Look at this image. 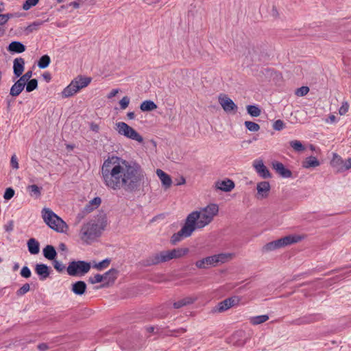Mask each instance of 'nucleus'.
Returning a JSON list of instances; mask_svg holds the SVG:
<instances>
[{
  "mask_svg": "<svg viewBox=\"0 0 351 351\" xmlns=\"http://www.w3.org/2000/svg\"><path fill=\"white\" fill-rule=\"evenodd\" d=\"M101 173L106 187L130 193L139 190L145 179V173L138 163L114 156L104 161Z\"/></svg>",
  "mask_w": 351,
  "mask_h": 351,
  "instance_id": "obj_1",
  "label": "nucleus"
},
{
  "mask_svg": "<svg viewBox=\"0 0 351 351\" xmlns=\"http://www.w3.org/2000/svg\"><path fill=\"white\" fill-rule=\"evenodd\" d=\"M218 213L219 206L213 203L199 210L191 212L187 215L182 228L171 236V243L176 244L182 239L191 237L195 230L204 228L213 221Z\"/></svg>",
  "mask_w": 351,
  "mask_h": 351,
  "instance_id": "obj_2",
  "label": "nucleus"
},
{
  "mask_svg": "<svg viewBox=\"0 0 351 351\" xmlns=\"http://www.w3.org/2000/svg\"><path fill=\"white\" fill-rule=\"evenodd\" d=\"M189 252L187 247L175 248L171 250L162 251L151 256L147 260V264L157 265L167 262L174 258H180L186 255Z\"/></svg>",
  "mask_w": 351,
  "mask_h": 351,
  "instance_id": "obj_3",
  "label": "nucleus"
},
{
  "mask_svg": "<svg viewBox=\"0 0 351 351\" xmlns=\"http://www.w3.org/2000/svg\"><path fill=\"white\" fill-rule=\"evenodd\" d=\"M42 216L44 221L58 232L64 233L69 229L67 224L49 208H43Z\"/></svg>",
  "mask_w": 351,
  "mask_h": 351,
  "instance_id": "obj_4",
  "label": "nucleus"
},
{
  "mask_svg": "<svg viewBox=\"0 0 351 351\" xmlns=\"http://www.w3.org/2000/svg\"><path fill=\"white\" fill-rule=\"evenodd\" d=\"M101 234L99 226L94 221H90L84 224L81 228L80 232V238L81 240L89 244Z\"/></svg>",
  "mask_w": 351,
  "mask_h": 351,
  "instance_id": "obj_5",
  "label": "nucleus"
},
{
  "mask_svg": "<svg viewBox=\"0 0 351 351\" xmlns=\"http://www.w3.org/2000/svg\"><path fill=\"white\" fill-rule=\"evenodd\" d=\"M233 255L230 253H221L213 256H207L195 262V266L198 269H207L210 267H215L218 263H224L232 259Z\"/></svg>",
  "mask_w": 351,
  "mask_h": 351,
  "instance_id": "obj_6",
  "label": "nucleus"
},
{
  "mask_svg": "<svg viewBox=\"0 0 351 351\" xmlns=\"http://www.w3.org/2000/svg\"><path fill=\"white\" fill-rule=\"evenodd\" d=\"M91 77L78 76L62 90V97L67 98L77 93L80 90L86 87L91 82Z\"/></svg>",
  "mask_w": 351,
  "mask_h": 351,
  "instance_id": "obj_7",
  "label": "nucleus"
},
{
  "mask_svg": "<svg viewBox=\"0 0 351 351\" xmlns=\"http://www.w3.org/2000/svg\"><path fill=\"white\" fill-rule=\"evenodd\" d=\"M302 239L300 236L289 235L280 239L269 242L263 247V251L267 252L297 243Z\"/></svg>",
  "mask_w": 351,
  "mask_h": 351,
  "instance_id": "obj_8",
  "label": "nucleus"
},
{
  "mask_svg": "<svg viewBox=\"0 0 351 351\" xmlns=\"http://www.w3.org/2000/svg\"><path fill=\"white\" fill-rule=\"evenodd\" d=\"M115 130L120 134L128 138L135 141L139 143H143V136L134 128L125 122H117L115 124Z\"/></svg>",
  "mask_w": 351,
  "mask_h": 351,
  "instance_id": "obj_9",
  "label": "nucleus"
},
{
  "mask_svg": "<svg viewBox=\"0 0 351 351\" xmlns=\"http://www.w3.org/2000/svg\"><path fill=\"white\" fill-rule=\"evenodd\" d=\"M90 269V264L89 263L78 261H72L67 267L66 271L69 276H83L88 273Z\"/></svg>",
  "mask_w": 351,
  "mask_h": 351,
  "instance_id": "obj_10",
  "label": "nucleus"
},
{
  "mask_svg": "<svg viewBox=\"0 0 351 351\" xmlns=\"http://www.w3.org/2000/svg\"><path fill=\"white\" fill-rule=\"evenodd\" d=\"M240 301V299L237 296H234L232 298H229L219 302L216 307V309L214 310L215 312L221 313L223 312L230 308L237 305Z\"/></svg>",
  "mask_w": 351,
  "mask_h": 351,
  "instance_id": "obj_11",
  "label": "nucleus"
},
{
  "mask_svg": "<svg viewBox=\"0 0 351 351\" xmlns=\"http://www.w3.org/2000/svg\"><path fill=\"white\" fill-rule=\"evenodd\" d=\"M219 103L226 112H236L237 110V106L226 95H220L219 96Z\"/></svg>",
  "mask_w": 351,
  "mask_h": 351,
  "instance_id": "obj_12",
  "label": "nucleus"
},
{
  "mask_svg": "<svg viewBox=\"0 0 351 351\" xmlns=\"http://www.w3.org/2000/svg\"><path fill=\"white\" fill-rule=\"evenodd\" d=\"M252 165L256 172L260 177L264 179L271 178V173L267 167L264 165L262 160L256 159L254 160Z\"/></svg>",
  "mask_w": 351,
  "mask_h": 351,
  "instance_id": "obj_13",
  "label": "nucleus"
},
{
  "mask_svg": "<svg viewBox=\"0 0 351 351\" xmlns=\"http://www.w3.org/2000/svg\"><path fill=\"white\" fill-rule=\"evenodd\" d=\"M330 165L339 173L348 170V168L346 167H347V160H343L340 156L335 153L333 154Z\"/></svg>",
  "mask_w": 351,
  "mask_h": 351,
  "instance_id": "obj_14",
  "label": "nucleus"
},
{
  "mask_svg": "<svg viewBox=\"0 0 351 351\" xmlns=\"http://www.w3.org/2000/svg\"><path fill=\"white\" fill-rule=\"evenodd\" d=\"M273 169L282 178H291L292 176L291 171L286 169L285 165L280 162H272Z\"/></svg>",
  "mask_w": 351,
  "mask_h": 351,
  "instance_id": "obj_15",
  "label": "nucleus"
},
{
  "mask_svg": "<svg viewBox=\"0 0 351 351\" xmlns=\"http://www.w3.org/2000/svg\"><path fill=\"white\" fill-rule=\"evenodd\" d=\"M215 187L217 189L221 190L222 191L229 192L234 188V183L230 179L219 180L215 182Z\"/></svg>",
  "mask_w": 351,
  "mask_h": 351,
  "instance_id": "obj_16",
  "label": "nucleus"
},
{
  "mask_svg": "<svg viewBox=\"0 0 351 351\" xmlns=\"http://www.w3.org/2000/svg\"><path fill=\"white\" fill-rule=\"evenodd\" d=\"M257 193L261 198H265L269 195L270 184L268 182L263 181L257 184Z\"/></svg>",
  "mask_w": 351,
  "mask_h": 351,
  "instance_id": "obj_17",
  "label": "nucleus"
},
{
  "mask_svg": "<svg viewBox=\"0 0 351 351\" xmlns=\"http://www.w3.org/2000/svg\"><path fill=\"white\" fill-rule=\"evenodd\" d=\"M25 67V60L22 58H17L14 60L13 62V70L14 73L16 75V77H20Z\"/></svg>",
  "mask_w": 351,
  "mask_h": 351,
  "instance_id": "obj_18",
  "label": "nucleus"
},
{
  "mask_svg": "<svg viewBox=\"0 0 351 351\" xmlns=\"http://www.w3.org/2000/svg\"><path fill=\"white\" fill-rule=\"evenodd\" d=\"M36 273L40 276V280L46 279L50 274L49 267L45 264H37L35 267Z\"/></svg>",
  "mask_w": 351,
  "mask_h": 351,
  "instance_id": "obj_19",
  "label": "nucleus"
},
{
  "mask_svg": "<svg viewBox=\"0 0 351 351\" xmlns=\"http://www.w3.org/2000/svg\"><path fill=\"white\" fill-rule=\"evenodd\" d=\"M156 175L160 178L162 185L166 189H168L171 186V185L172 184V180H171V177L167 173H166L165 171H163L161 169H157Z\"/></svg>",
  "mask_w": 351,
  "mask_h": 351,
  "instance_id": "obj_20",
  "label": "nucleus"
},
{
  "mask_svg": "<svg viewBox=\"0 0 351 351\" xmlns=\"http://www.w3.org/2000/svg\"><path fill=\"white\" fill-rule=\"evenodd\" d=\"M196 297L187 296L179 300L177 302H175L173 306L175 308H180L183 306L193 304V302H195V301H196Z\"/></svg>",
  "mask_w": 351,
  "mask_h": 351,
  "instance_id": "obj_21",
  "label": "nucleus"
},
{
  "mask_svg": "<svg viewBox=\"0 0 351 351\" xmlns=\"http://www.w3.org/2000/svg\"><path fill=\"white\" fill-rule=\"evenodd\" d=\"M8 51L12 53H23L25 51V46L21 42L13 41L8 47Z\"/></svg>",
  "mask_w": 351,
  "mask_h": 351,
  "instance_id": "obj_22",
  "label": "nucleus"
},
{
  "mask_svg": "<svg viewBox=\"0 0 351 351\" xmlns=\"http://www.w3.org/2000/svg\"><path fill=\"white\" fill-rule=\"evenodd\" d=\"M118 271L115 269H111L105 274H102L103 282L106 284L112 283L117 278Z\"/></svg>",
  "mask_w": 351,
  "mask_h": 351,
  "instance_id": "obj_23",
  "label": "nucleus"
},
{
  "mask_svg": "<svg viewBox=\"0 0 351 351\" xmlns=\"http://www.w3.org/2000/svg\"><path fill=\"white\" fill-rule=\"evenodd\" d=\"M27 248L31 254H37L40 252V244L34 238H31L27 243Z\"/></svg>",
  "mask_w": 351,
  "mask_h": 351,
  "instance_id": "obj_24",
  "label": "nucleus"
},
{
  "mask_svg": "<svg viewBox=\"0 0 351 351\" xmlns=\"http://www.w3.org/2000/svg\"><path fill=\"white\" fill-rule=\"evenodd\" d=\"M86 285L84 281H77L72 285L71 291L76 295H82L85 293Z\"/></svg>",
  "mask_w": 351,
  "mask_h": 351,
  "instance_id": "obj_25",
  "label": "nucleus"
},
{
  "mask_svg": "<svg viewBox=\"0 0 351 351\" xmlns=\"http://www.w3.org/2000/svg\"><path fill=\"white\" fill-rule=\"evenodd\" d=\"M101 202V199L99 197H96L91 199L87 205L84 208V212L86 213H89L93 211L94 209L97 208Z\"/></svg>",
  "mask_w": 351,
  "mask_h": 351,
  "instance_id": "obj_26",
  "label": "nucleus"
},
{
  "mask_svg": "<svg viewBox=\"0 0 351 351\" xmlns=\"http://www.w3.org/2000/svg\"><path fill=\"white\" fill-rule=\"evenodd\" d=\"M320 165L319 161L315 156L307 157L302 162V167L309 169L312 167H317Z\"/></svg>",
  "mask_w": 351,
  "mask_h": 351,
  "instance_id": "obj_27",
  "label": "nucleus"
},
{
  "mask_svg": "<svg viewBox=\"0 0 351 351\" xmlns=\"http://www.w3.org/2000/svg\"><path fill=\"white\" fill-rule=\"evenodd\" d=\"M43 255L48 260H54L57 252L52 245H48L43 249Z\"/></svg>",
  "mask_w": 351,
  "mask_h": 351,
  "instance_id": "obj_28",
  "label": "nucleus"
},
{
  "mask_svg": "<svg viewBox=\"0 0 351 351\" xmlns=\"http://www.w3.org/2000/svg\"><path fill=\"white\" fill-rule=\"evenodd\" d=\"M157 105L151 100H145L143 101L140 106V109L143 112H150L156 110Z\"/></svg>",
  "mask_w": 351,
  "mask_h": 351,
  "instance_id": "obj_29",
  "label": "nucleus"
},
{
  "mask_svg": "<svg viewBox=\"0 0 351 351\" xmlns=\"http://www.w3.org/2000/svg\"><path fill=\"white\" fill-rule=\"evenodd\" d=\"M24 88L25 85L17 80L11 87L10 94L13 97H16L23 90Z\"/></svg>",
  "mask_w": 351,
  "mask_h": 351,
  "instance_id": "obj_30",
  "label": "nucleus"
},
{
  "mask_svg": "<svg viewBox=\"0 0 351 351\" xmlns=\"http://www.w3.org/2000/svg\"><path fill=\"white\" fill-rule=\"evenodd\" d=\"M269 319L267 315H257L250 317V323L252 325H258L267 322Z\"/></svg>",
  "mask_w": 351,
  "mask_h": 351,
  "instance_id": "obj_31",
  "label": "nucleus"
},
{
  "mask_svg": "<svg viewBox=\"0 0 351 351\" xmlns=\"http://www.w3.org/2000/svg\"><path fill=\"white\" fill-rule=\"evenodd\" d=\"M27 190L29 192L30 196L36 198L39 197L41 194V188L38 187L36 184L29 185L27 187Z\"/></svg>",
  "mask_w": 351,
  "mask_h": 351,
  "instance_id": "obj_32",
  "label": "nucleus"
},
{
  "mask_svg": "<svg viewBox=\"0 0 351 351\" xmlns=\"http://www.w3.org/2000/svg\"><path fill=\"white\" fill-rule=\"evenodd\" d=\"M50 62V57L48 55H44L40 58L38 66L40 69H45L49 65Z\"/></svg>",
  "mask_w": 351,
  "mask_h": 351,
  "instance_id": "obj_33",
  "label": "nucleus"
},
{
  "mask_svg": "<svg viewBox=\"0 0 351 351\" xmlns=\"http://www.w3.org/2000/svg\"><path fill=\"white\" fill-rule=\"evenodd\" d=\"M110 263V260L109 258H106L99 263H95L93 265V267L97 269V270H103L104 269L107 268Z\"/></svg>",
  "mask_w": 351,
  "mask_h": 351,
  "instance_id": "obj_34",
  "label": "nucleus"
},
{
  "mask_svg": "<svg viewBox=\"0 0 351 351\" xmlns=\"http://www.w3.org/2000/svg\"><path fill=\"white\" fill-rule=\"evenodd\" d=\"M247 113L250 114L252 117H257L261 114V110L258 107L253 105H250L247 106Z\"/></svg>",
  "mask_w": 351,
  "mask_h": 351,
  "instance_id": "obj_35",
  "label": "nucleus"
},
{
  "mask_svg": "<svg viewBox=\"0 0 351 351\" xmlns=\"http://www.w3.org/2000/svg\"><path fill=\"white\" fill-rule=\"evenodd\" d=\"M290 146L296 152H302L305 149L304 146L302 145V143L298 140H294L290 141Z\"/></svg>",
  "mask_w": 351,
  "mask_h": 351,
  "instance_id": "obj_36",
  "label": "nucleus"
},
{
  "mask_svg": "<svg viewBox=\"0 0 351 351\" xmlns=\"http://www.w3.org/2000/svg\"><path fill=\"white\" fill-rule=\"evenodd\" d=\"M244 124L247 129L251 132H257L260 130V125L256 123L246 121Z\"/></svg>",
  "mask_w": 351,
  "mask_h": 351,
  "instance_id": "obj_37",
  "label": "nucleus"
},
{
  "mask_svg": "<svg viewBox=\"0 0 351 351\" xmlns=\"http://www.w3.org/2000/svg\"><path fill=\"white\" fill-rule=\"evenodd\" d=\"M38 86V81L36 79L30 80L26 85V91L29 93L35 90Z\"/></svg>",
  "mask_w": 351,
  "mask_h": 351,
  "instance_id": "obj_38",
  "label": "nucleus"
},
{
  "mask_svg": "<svg viewBox=\"0 0 351 351\" xmlns=\"http://www.w3.org/2000/svg\"><path fill=\"white\" fill-rule=\"evenodd\" d=\"M32 76V71H28L23 75H21L20 78L18 80L23 85H26V84L30 80V78Z\"/></svg>",
  "mask_w": 351,
  "mask_h": 351,
  "instance_id": "obj_39",
  "label": "nucleus"
},
{
  "mask_svg": "<svg viewBox=\"0 0 351 351\" xmlns=\"http://www.w3.org/2000/svg\"><path fill=\"white\" fill-rule=\"evenodd\" d=\"M39 0H26V1L23 5V9L24 10H28L32 7L35 6Z\"/></svg>",
  "mask_w": 351,
  "mask_h": 351,
  "instance_id": "obj_40",
  "label": "nucleus"
},
{
  "mask_svg": "<svg viewBox=\"0 0 351 351\" xmlns=\"http://www.w3.org/2000/svg\"><path fill=\"white\" fill-rule=\"evenodd\" d=\"M309 92V88L308 86H302L295 90V95L298 97L305 96Z\"/></svg>",
  "mask_w": 351,
  "mask_h": 351,
  "instance_id": "obj_41",
  "label": "nucleus"
},
{
  "mask_svg": "<svg viewBox=\"0 0 351 351\" xmlns=\"http://www.w3.org/2000/svg\"><path fill=\"white\" fill-rule=\"evenodd\" d=\"M237 335H234L232 337L233 346L237 348L243 347L246 343V339H238L236 340Z\"/></svg>",
  "mask_w": 351,
  "mask_h": 351,
  "instance_id": "obj_42",
  "label": "nucleus"
},
{
  "mask_svg": "<svg viewBox=\"0 0 351 351\" xmlns=\"http://www.w3.org/2000/svg\"><path fill=\"white\" fill-rule=\"evenodd\" d=\"M349 110V104L346 101L342 102L341 107L339 109V114L340 115H345Z\"/></svg>",
  "mask_w": 351,
  "mask_h": 351,
  "instance_id": "obj_43",
  "label": "nucleus"
},
{
  "mask_svg": "<svg viewBox=\"0 0 351 351\" xmlns=\"http://www.w3.org/2000/svg\"><path fill=\"white\" fill-rule=\"evenodd\" d=\"M285 123L280 119L276 120L273 124V128L276 131L282 130L285 128Z\"/></svg>",
  "mask_w": 351,
  "mask_h": 351,
  "instance_id": "obj_44",
  "label": "nucleus"
},
{
  "mask_svg": "<svg viewBox=\"0 0 351 351\" xmlns=\"http://www.w3.org/2000/svg\"><path fill=\"white\" fill-rule=\"evenodd\" d=\"M30 287L28 283L24 284L17 291V295H23L29 291Z\"/></svg>",
  "mask_w": 351,
  "mask_h": 351,
  "instance_id": "obj_45",
  "label": "nucleus"
},
{
  "mask_svg": "<svg viewBox=\"0 0 351 351\" xmlns=\"http://www.w3.org/2000/svg\"><path fill=\"white\" fill-rule=\"evenodd\" d=\"M88 281L91 284H96V283H99V282H103L104 280H103L102 275L97 274L95 275L93 277H90Z\"/></svg>",
  "mask_w": 351,
  "mask_h": 351,
  "instance_id": "obj_46",
  "label": "nucleus"
},
{
  "mask_svg": "<svg viewBox=\"0 0 351 351\" xmlns=\"http://www.w3.org/2000/svg\"><path fill=\"white\" fill-rule=\"evenodd\" d=\"M130 98L127 96L123 97L119 101L120 107L122 110H125L130 104Z\"/></svg>",
  "mask_w": 351,
  "mask_h": 351,
  "instance_id": "obj_47",
  "label": "nucleus"
},
{
  "mask_svg": "<svg viewBox=\"0 0 351 351\" xmlns=\"http://www.w3.org/2000/svg\"><path fill=\"white\" fill-rule=\"evenodd\" d=\"M53 265L54 268L59 272L62 271L65 269V266L57 260H53Z\"/></svg>",
  "mask_w": 351,
  "mask_h": 351,
  "instance_id": "obj_48",
  "label": "nucleus"
},
{
  "mask_svg": "<svg viewBox=\"0 0 351 351\" xmlns=\"http://www.w3.org/2000/svg\"><path fill=\"white\" fill-rule=\"evenodd\" d=\"M31 271L30 269H29L28 267L27 266H24L21 271V275L23 277V278H28L31 276Z\"/></svg>",
  "mask_w": 351,
  "mask_h": 351,
  "instance_id": "obj_49",
  "label": "nucleus"
},
{
  "mask_svg": "<svg viewBox=\"0 0 351 351\" xmlns=\"http://www.w3.org/2000/svg\"><path fill=\"white\" fill-rule=\"evenodd\" d=\"M14 195V191L12 188L6 189L3 197L5 199H10Z\"/></svg>",
  "mask_w": 351,
  "mask_h": 351,
  "instance_id": "obj_50",
  "label": "nucleus"
},
{
  "mask_svg": "<svg viewBox=\"0 0 351 351\" xmlns=\"http://www.w3.org/2000/svg\"><path fill=\"white\" fill-rule=\"evenodd\" d=\"M12 16L11 14H0V25L5 24Z\"/></svg>",
  "mask_w": 351,
  "mask_h": 351,
  "instance_id": "obj_51",
  "label": "nucleus"
},
{
  "mask_svg": "<svg viewBox=\"0 0 351 351\" xmlns=\"http://www.w3.org/2000/svg\"><path fill=\"white\" fill-rule=\"evenodd\" d=\"M10 165L12 167V168H14L15 169H18L19 167V162H18V159H17V157H16V156L15 154H14L11 157Z\"/></svg>",
  "mask_w": 351,
  "mask_h": 351,
  "instance_id": "obj_52",
  "label": "nucleus"
},
{
  "mask_svg": "<svg viewBox=\"0 0 351 351\" xmlns=\"http://www.w3.org/2000/svg\"><path fill=\"white\" fill-rule=\"evenodd\" d=\"M38 349L39 351H46L49 349V346L45 343H42L38 345Z\"/></svg>",
  "mask_w": 351,
  "mask_h": 351,
  "instance_id": "obj_53",
  "label": "nucleus"
},
{
  "mask_svg": "<svg viewBox=\"0 0 351 351\" xmlns=\"http://www.w3.org/2000/svg\"><path fill=\"white\" fill-rule=\"evenodd\" d=\"M337 119L334 114H330L328 117V119L327 120L328 123H336Z\"/></svg>",
  "mask_w": 351,
  "mask_h": 351,
  "instance_id": "obj_54",
  "label": "nucleus"
},
{
  "mask_svg": "<svg viewBox=\"0 0 351 351\" xmlns=\"http://www.w3.org/2000/svg\"><path fill=\"white\" fill-rule=\"evenodd\" d=\"M69 6H73L74 8L77 9L80 7V3L78 1L71 2L66 6H65V8H69Z\"/></svg>",
  "mask_w": 351,
  "mask_h": 351,
  "instance_id": "obj_55",
  "label": "nucleus"
},
{
  "mask_svg": "<svg viewBox=\"0 0 351 351\" xmlns=\"http://www.w3.org/2000/svg\"><path fill=\"white\" fill-rule=\"evenodd\" d=\"M119 93V89H112L111 90V92L108 94V98H112L114 96H116V95Z\"/></svg>",
  "mask_w": 351,
  "mask_h": 351,
  "instance_id": "obj_56",
  "label": "nucleus"
},
{
  "mask_svg": "<svg viewBox=\"0 0 351 351\" xmlns=\"http://www.w3.org/2000/svg\"><path fill=\"white\" fill-rule=\"evenodd\" d=\"M43 78L47 81V82H49L51 80V75L50 73H47V72H45L43 74Z\"/></svg>",
  "mask_w": 351,
  "mask_h": 351,
  "instance_id": "obj_57",
  "label": "nucleus"
},
{
  "mask_svg": "<svg viewBox=\"0 0 351 351\" xmlns=\"http://www.w3.org/2000/svg\"><path fill=\"white\" fill-rule=\"evenodd\" d=\"M185 182H186L185 178L183 176H181L179 180L178 181V182L176 183V185H182V184H184Z\"/></svg>",
  "mask_w": 351,
  "mask_h": 351,
  "instance_id": "obj_58",
  "label": "nucleus"
},
{
  "mask_svg": "<svg viewBox=\"0 0 351 351\" xmlns=\"http://www.w3.org/2000/svg\"><path fill=\"white\" fill-rule=\"evenodd\" d=\"M186 332V329L184 328H180L177 330H173L172 332L175 333H184Z\"/></svg>",
  "mask_w": 351,
  "mask_h": 351,
  "instance_id": "obj_59",
  "label": "nucleus"
},
{
  "mask_svg": "<svg viewBox=\"0 0 351 351\" xmlns=\"http://www.w3.org/2000/svg\"><path fill=\"white\" fill-rule=\"evenodd\" d=\"M127 117L129 119H134L135 118V114L134 112H129L127 113Z\"/></svg>",
  "mask_w": 351,
  "mask_h": 351,
  "instance_id": "obj_60",
  "label": "nucleus"
},
{
  "mask_svg": "<svg viewBox=\"0 0 351 351\" xmlns=\"http://www.w3.org/2000/svg\"><path fill=\"white\" fill-rule=\"evenodd\" d=\"M42 24V22H35L33 24H32L31 25H29V27L33 29H34L36 27H38L39 25H40Z\"/></svg>",
  "mask_w": 351,
  "mask_h": 351,
  "instance_id": "obj_61",
  "label": "nucleus"
},
{
  "mask_svg": "<svg viewBox=\"0 0 351 351\" xmlns=\"http://www.w3.org/2000/svg\"><path fill=\"white\" fill-rule=\"evenodd\" d=\"M346 160H347V167H346L348 168V169H351V157Z\"/></svg>",
  "mask_w": 351,
  "mask_h": 351,
  "instance_id": "obj_62",
  "label": "nucleus"
},
{
  "mask_svg": "<svg viewBox=\"0 0 351 351\" xmlns=\"http://www.w3.org/2000/svg\"><path fill=\"white\" fill-rule=\"evenodd\" d=\"M91 129H92L93 131L98 132L99 126L97 125H92Z\"/></svg>",
  "mask_w": 351,
  "mask_h": 351,
  "instance_id": "obj_63",
  "label": "nucleus"
},
{
  "mask_svg": "<svg viewBox=\"0 0 351 351\" xmlns=\"http://www.w3.org/2000/svg\"><path fill=\"white\" fill-rule=\"evenodd\" d=\"M147 330L149 332H153L154 330V326H148V327H147Z\"/></svg>",
  "mask_w": 351,
  "mask_h": 351,
  "instance_id": "obj_64",
  "label": "nucleus"
}]
</instances>
